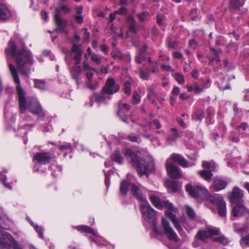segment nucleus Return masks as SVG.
<instances>
[{
  "label": "nucleus",
  "instance_id": "72a5a7b5",
  "mask_svg": "<svg viewBox=\"0 0 249 249\" xmlns=\"http://www.w3.org/2000/svg\"><path fill=\"white\" fill-rule=\"evenodd\" d=\"M202 166L203 168L207 169L209 170L208 171L212 172L216 170L217 165L213 160L210 161H203L202 162Z\"/></svg>",
  "mask_w": 249,
  "mask_h": 249
},
{
  "label": "nucleus",
  "instance_id": "4be33fe9",
  "mask_svg": "<svg viewBox=\"0 0 249 249\" xmlns=\"http://www.w3.org/2000/svg\"><path fill=\"white\" fill-rule=\"evenodd\" d=\"M16 51L17 45L16 43L13 40L10 41L9 42L8 46L5 50V53L11 58H13L16 55Z\"/></svg>",
  "mask_w": 249,
  "mask_h": 249
},
{
  "label": "nucleus",
  "instance_id": "423d86ee",
  "mask_svg": "<svg viewBox=\"0 0 249 249\" xmlns=\"http://www.w3.org/2000/svg\"><path fill=\"white\" fill-rule=\"evenodd\" d=\"M185 190L192 197L196 198L203 196L207 193L204 187L199 185L193 186L191 183L186 184Z\"/></svg>",
  "mask_w": 249,
  "mask_h": 249
},
{
  "label": "nucleus",
  "instance_id": "20e7f679",
  "mask_svg": "<svg viewBox=\"0 0 249 249\" xmlns=\"http://www.w3.org/2000/svg\"><path fill=\"white\" fill-rule=\"evenodd\" d=\"M71 150V144L70 143H64L57 146L52 151V153L48 152H41L36 153L34 156L33 160H36L41 164H47L55 157L56 153L58 156L63 153V156H67V152Z\"/></svg>",
  "mask_w": 249,
  "mask_h": 249
},
{
  "label": "nucleus",
  "instance_id": "f03ea898",
  "mask_svg": "<svg viewBox=\"0 0 249 249\" xmlns=\"http://www.w3.org/2000/svg\"><path fill=\"white\" fill-rule=\"evenodd\" d=\"M123 153L128 161L135 167L141 176L148 175L155 171V163L151 157H146L143 160L140 155V150H133L130 148H125Z\"/></svg>",
  "mask_w": 249,
  "mask_h": 249
},
{
  "label": "nucleus",
  "instance_id": "0eeeda50",
  "mask_svg": "<svg viewBox=\"0 0 249 249\" xmlns=\"http://www.w3.org/2000/svg\"><path fill=\"white\" fill-rule=\"evenodd\" d=\"M161 225L167 238L170 241L175 242L179 241V238L173 229L171 227L169 222L164 217L161 218Z\"/></svg>",
  "mask_w": 249,
  "mask_h": 249
},
{
  "label": "nucleus",
  "instance_id": "dca6fc26",
  "mask_svg": "<svg viewBox=\"0 0 249 249\" xmlns=\"http://www.w3.org/2000/svg\"><path fill=\"white\" fill-rule=\"evenodd\" d=\"M54 21L57 26L56 28L55 29V31L56 32H58L60 31H64V29L68 25V21L62 18L58 13L54 14Z\"/></svg>",
  "mask_w": 249,
  "mask_h": 249
},
{
  "label": "nucleus",
  "instance_id": "b1692460",
  "mask_svg": "<svg viewBox=\"0 0 249 249\" xmlns=\"http://www.w3.org/2000/svg\"><path fill=\"white\" fill-rule=\"evenodd\" d=\"M232 210V213L235 217L241 216L246 211V207L242 203L236 204Z\"/></svg>",
  "mask_w": 249,
  "mask_h": 249
},
{
  "label": "nucleus",
  "instance_id": "49530a36",
  "mask_svg": "<svg viewBox=\"0 0 249 249\" xmlns=\"http://www.w3.org/2000/svg\"><path fill=\"white\" fill-rule=\"evenodd\" d=\"M149 72L147 71L143 70V68H141L140 69L139 75L141 79L143 80H148V77L149 76Z\"/></svg>",
  "mask_w": 249,
  "mask_h": 249
},
{
  "label": "nucleus",
  "instance_id": "58836bf2",
  "mask_svg": "<svg viewBox=\"0 0 249 249\" xmlns=\"http://www.w3.org/2000/svg\"><path fill=\"white\" fill-rule=\"evenodd\" d=\"M126 139L131 142H134L137 143H140L141 142L142 140L141 137L135 133H131L128 135L126 138Z\"/></svg>",
  "mask_w": 249,
  "mask_h": 249
},
{
  "label": "nucleus",
  "instance_id": "9d476101",
  "mask_svg": "<svg viewBox=\"0 0 249 249\" xmlns=\"http://www.w3.org/2000/svg\"><path fill=\"white\" fill-rule=\"evenodd\" d=\"M82 55L74 54L73 57V60L74 61V65L70 69V73L72 78H77L80 77L81 74L82 69L80 66L81 61L82 60Z\"/></svg>",
  "mask_w": 249,
  "mask_h": 249
},
{
  "label": "nucleus",
  "instance_id": "9b49d317",
  "mask_svg": "<svg viewBox=\"0 0 249 249\" xmlns=\"http://www.w3.org/2000/svg\"><path fill=\"white\" fill-rule=\"evenodd\" d=\"M219 233L220 230L217 228H209L207 230H200L198 231L195 237L205 242L207 239L211 238L213 235H217Z\"/></svg>",
  "mask_w": 249,
  "mask_h": 249
},
{
  "label": "nucleus",
  "instance_id": "1a4fd4ad",
  "mask_svg": "<svg viewBox=\"0 0 249 249\" xmlns=\"http://www.w3.org/2000/svg\"><path fill=\"white\" fill-rule=\"evenodd\" d=\"M149 47L147 44H142L138 49L135 57V61L136 63L141 64L143 61H146L148 58L150 57V53L148 51Z\"/></svg>",
  "mask_w": 249,
  "mask_h": 249
},
{
  "label": "nucleus",
  "instance_id": "8fccbe9b",
  "mask_svg": "<svg viewBox=\"0 0 249 249\" xmlns=\"http://www.w3.org/2000/svg\"><path fill=\"white\" fill-rule=\"evenodd\" d=\"M150 124L153 127L159 129L161 127V124L160 121L157 119L153 120L150 123Z\"/></svg>",
  "mask_w": 249,
  "mask_h": 249
},
{
  "label": "nucleus",
  "instance_id": "0e129e2a",
  "mask_svg": "<svg viewBox=\"0 0 249 249\" xmlns=\"http://www.w3.org/2000/svg\"><path fill=\"white\" fill-rule=\"evenodd\" d=\"M7 178L5 175L3 176V178H1V182L3 183V184L7 188H8L9 189H12V185L11 183H7L6 182Z\"/></svg>",
  "mask_w": 249,
  "mask_h": 249
},
{
  "label": "nucleus",
  "instance_id": "de8ad7c7",
  "mask_svg": "<svg viewBox=\"0 0 249 249\" xmlns=\"http://www.w3.org/2000/svg\"><path fill=\"white\" fill-rule=\"evenodd\" d=\"M141 101V96L137 92L133 93L132 103L134 105L138 104Z\"/></svg>",
  "mask_w": 249,
  "mask_h": 249
},
{
  "label": "nucleus",
  "instance_id": "13d9d810",
  "mask_svg": "<svg viewBox=\"0 0 249 249\" xmlns=\"http://www.w3.org/2000/svg\"><path fill=\"white\" fill-rule=\"evenodd\" d=\"M83 70L86 71H90V70H93L94 71L96 72V70L95 68H92L90 67L89 63L87 61H84L83 62Z\"/></svg>",
  "mask_w": 249,
  "mask_h": 249
},
{
  "label": "nucleus",
  "instance_id": "69168bd1",
  "mask_svg": "<svg viewBox=\"0 0 249 249\" xmlns=\"http://www.w3.org/2000/svg\"><path fill=\"white\" fill-rule=\"evenodd\" d=\"M93 70H90L87 71L86 77L88 80V81H92L93 76L94 75Z\"/></svg>",
  "mask_w": 249,
  "mask_h": 249
},
{
  "label": "nucleus",
  "instance_id": "680f3d73",
  "mask_svg": "<svg viewBox=\"0 0 249 249\" xmlns=\"http://www.w3.org/2000/svg\"><path fill=\"white\" fill-rule=\"evenodd\" d=\"M214 61L216 62V64L217 65H218L219 63H220L221 60L219 56H214L212 58H211L209 62V65H211L212 63Z\"/></svg>",
  "mask_w": 249,
  "mask_h": 249
},
{
  "label": "nucleus",
  "instance_id": "e433bc0d",
  "mask_svg": "<svg viewBox=\"0 0 249 249\" xmlns=\"http://www.w3.org/2000/svg\"><path fill=\"white\" fill-rule=\"evenodd\" d=\"M117 115L123 122L126 124L129 123L128 116L123 111L120 104H119Z\"/></svg>",
  "mask_w": 249,
  "mask_h": 249
},
{
  "label": "nucleus",
  "instance_id": "412c9836",
  "mask_svg": "<svg viewBox=\"0 0 249 249\" xmlns=\"http://www.w3.org/2000/svg\"><path fill=\"white\" fill-rule=\"evenodd\" d=\"M165 185L169 193H175L180 190L178 183L175 180H168L165 182Z\"/></svg>",
  "mask_w": 249,
  "mask_h": 249
},
{
  "label": "nucleus",
  "instance_id": "f8f14e48",
  "mask_svg": "<svg viewBox=\"0 0 249 249\" xmlns=\"http://www.w3.org/2000/svg\"><path fill=\"white\" fill-rule=\"evenodd\" d=\"M166 169L170 177L172 178H181L182 177L180 169L169 160L166 162Z\"/></svg>",
  "mask_w": 249,
  "mask_h": 249
},
{
  "label": "nucleus",
  "instance_id": "6e6d98bb",
  "mask_svg": "<svg viewBox=\"0 0 249 249\" xmlns=\"http://www.w3.org/2000/svg\"><path fill=\"white\" fill-rule=\"evenodd\" d=\"M148 15V13H146V12H144L138 14L137 17L138 18L140 22L144 21L146 19Z\"/></svg>",
  "mask_w": 249,
  "mask_h": 249
},
{
  "label": "nucleus",
  "instance_id": "7ed1b4c3",
  "mask_svg": "<svg viewBox=\"0 0 249 249\" xmlns=\"http://www.w3.org/2000/svg\"><path fill=\"white\" fill-rule=\"evenodd\" d=\"M17 68L15 69L21 75L27 76L30 72L31 66L33 64V56L30 51L25 47H23L21 50H19L16 55L15 61ZM10 65L9 68L10 69ZM13 65L15 67L13 64Z\"/></svg>",
  "mask_w": 249,
  "mask_h": 249
},
{
  "label": "nucleus",
  "instance_id": "37998d69",
  "mask_svg": "<svg viewBox=\"0 0 249 249\" xmlns=\"http://www.w3.org/2000/svg\"><path fill=\"white\" fill-rule=\"evenodd\" d=\"M213 240L214 242H218L223 245H227L228 244V239L224 235L214 237L213 238Z\"/></svg>",
  "mask_w": 249,
  "mask_h": 249
},
{
  "label": "nucleus",
  "instance_id": "ddd939ff",
  "mask_svg": "<svg viewBox=\"0 0 249 249\" xmlns=\"http://www.w3.org/2000/svg\"><path fill=\"white\" fill-rule=\"evenodd\" d=\"M120 88V86L116 84L115 80L112 77L107 79L105 85L103 87V91L110 95L117 92Z\"/></svg>",
  "mask_w": 249,
  "mask_h": 249
},
{
  "label": "nucleus",
  "instance_id": "c03bdc74",
  "mask_svg": "<svg viewBox=\"0 0 249 249\" xmlns=\"http://www.w3.org/2000/svg\"><path fill=\"white\" fill-rule=\"evenodd\" d=\"M162 205L165 208L171 212L176 213L177 211V209L175 208L173 204L169 201H164Z\"/></svg>",
  "mask_w": 249,
  "mask_h": 249
},
{
  "label": "nucleus",
  "instance_id": "3c124183",
  "mask_svg": "<svg viewBox=\"0 0 249 249\" xmlns=\"http://www.w3.org/2000/svg\"><path fill=\"white\" fill-rule=\"evenodd\" d=\"M147 90H148L147 97L150 99L151 98H152L153 97H155L158 94V93H156L153 86H152L150 87H149L147 89Z\"/></svg>",
  "mask_w": 249,
  "mask_h": 249
},
{
  "label": "nucleus",
  "instance_id": "393cba45",
  "mask_svg": "<svg viewBox=\"0 0 249 249\" xmlns=\"http://www.w3.org/2000/svg\"><path fill=\"white\" fill-rule=\"evenodd\" d=\"M94 97L96 101L97 102H104L106 100H109L111 99L110 95L106 93V92L103 91L102 88V91L99 93H95Z\"/></svg>",
  "mask_w": 249,
  "mask_h": 249
},
{
  "label": "nucleus",
  "instance_id": "e2e57ef3",
  "mask_svg": "<svg viewBox=\"0 0 249 249\" xmlns=\"http://www.w3.org/2000/svg\"><path fill=\"white\" fill-rule=\"evenodd\" d=\"M203 91L202 88H201L196 83H195L194 84V92L196 94H199Z\"/></svg>",
  "mask_w": 249,
  "mask_h": 249
},
{
  "label": "nucleus",
  "instance_id": "f3484780",
  "mask_svg": "<svg viewBox=\"0 0 249 249\" xmlns=\"http://www.w3.org/2000/svg\"><path fill=\"white\" fill-rule=\"evenodd\" d=\"M130 190L133 196L138 200L142 202L146 201V197L143 195L140 190L139 187L134 183H130Z\"/></svg>",
  "mask_w": 249,
  "mask_h": 249
},
{
  "label": "nucleus",
  "instance_id": "7c9ffc66",
  "mask_svg": "<svg viewBox=\"0 0 249 249\" xmlns=\"http://www.w3.org/2000/svg\"><path fill=\"white\" fill-rule=\"evenodd\" d=\"M128 27L129 31L131 33L136 34L137 33V29L136 27V22L133 17L128 18Z\"/></svg>",
  "mask_w": 249,
  "mask_h": 249
},
{
  "label": "nucleus",
  "instance_id": "c756f323",
  "mask_svg": "<svg viewBox=\"0 0 249 249\" xmlns=\"http://www.w3.org/2000/svg\"><path fill=\"white\" fill-rule=\"evenodd\" d=\"M111 160L112 161L116 162L118 164L123 163V158L119 150H116L111 155L110 157Z\"/></svg>",
  "mask_w": 249,
  "mask_h": 249
},
{
  "label": "nucleus",
  "instance_id": "c9c22d12",
  "mask_svg": "<svg viewBox=\"0 0 249 249\" xmlns=\"http://www.w3.org/2000/svg\"><path fill=\"white\" fill-rule=\"evenodd\" d=\"M147 61L149 64L148 71L151 72L152 73H156L158 70V64L157 62L152 61L151 57L148 58V60Z\"/></svg>",
  "mask_w": 249,
  "mask_h": 249
},
{
  "label": "nucleus",
  "instance_id": "a211bd4d",
  "mask_svg": "<svg viewBox=\"0 0 249 249\" xmlns=\"http://www.w3.org/2000/svg\"><path fill=\"white\" fill-rule=\"evenodd\" d=\"M165 215L166 217H168L170 219V220L174 224V227L180 234L184 232L183 230L179 224V221L175 214H174L171 212L166 211L165 212Z\"/></svg>",
  "mask_w": 249,
  "mask_h": 249
},
{
  "label": "nucleus",
  "instance_id": "f704fd0d",
  "mask_svg": "<svg viewBox=\"0 0 249 249\" xmlns=\"http://www.w3.org/2000/svg\"><path fill=\"white\" fill-rule=\"evenodd\" d=\"M130 183H129L127 180L122 181L120 186V193L124 196H126L128 193V188H130Z\"/></svg>",
  "mask_w": 249,
  "mask_h": 249
},
{
  "label": "nucleus",
  "instance_id": "39448f33",
  "mask_svg": "<svg viewBox=\"0 0 249 249\" xmlns=\"http://www.w3.org/2000/svg\"><path fill=\"white\" fill-rule=\"evenodd\" d=\"M140 211L144 219L150 223H153L156 220V212L147 202L140 205Z\"/></svg>",
  "mask_w": 249,
  "mask_h": 249
},
{
  "label": "nucleus",
  "instance_id": "a19ab883",
  "mask_svg": "<svg viewBox=\"0 0 249 249\" xmlns=\"http://www.w3.org/2000/svg\"><path fill=\"white\" fill-rule=\"evenodd\" d=\"M166 47L169 49L176 50L178 48V44L176 41L172 40L171 38H168L166 43Z\"/></svg>",
  "mask_w": 249,
  "mask_h": 249
},
{
  "label": "nucleus",
  "instance_id": "c85d7f7f",
  "mask_svg": "<svg viewBox=\"0 0 249 249\" xmlns=\"http://www.w3.org/2000/svg\"><path fill=\"white\" fill-rule=\"evenodd\" d=\"M198 173L203 179L209 182L211 181L213 175L211 171L205 170L199 171Z\"/></svg>",
  "mask_w": 249,
  "mask_h": 249
},
{
  "label": "nucleus",
  "instance_id": "a18cd8bd",
  "mask_svg": "<svg viewBox=\"0 0 249 249\" xmlns=\"http://www.w3.org/2000/svg\"><path fill=\"white\" fill-rule=\"evenodd\" d=\"M186 214L191 219L194 220L196 217V213L194 210L189 206L186 207Z\"/></svg>",
  "mask_w": 249,
  "mask_h": 249
},
{
  "label": "nucleus",
  "instance_id": "ea45409f",
  "mask_svg": "<svg viewBox=\"0 0 249 249\" xmlns=\"http://www.w3.org/2000/svg\"><path fill=\"white\" fill-rule=\"evenodd\" d=\"M205 113L202 110H197L192 115V118L195 120L201 121L204 117Z\"/></svg>",
  "mask_w": 249,
  "mask_h": 249
},
{
  "label": "nucleus",
  "instance_id": "f257e3e1",
  "mask_svg": "<svg viewBox=\"0 0 249 249\" xmlns=\"http://www.w3.org/2000/svg\"><path fill=\"white\" fill-rule=\"evenodd\" d=\"M10 72L13 81L16 84V91L19 103V110L21 113H24L27 108L34 114L40 117H44L45 113L39 103L34 100L25 97L26 93L21 86L20 81L18 75L17 71L13 65H10Z\"/></svg>",
  "mask_w": 249,
  "mask_h": 249
},
{
  "label": "nucleus",
  "instance_id": "bb28decb",
  "mask_svg": "<svg viewBox=\"0 0 249 249\" xmlns=\"http://www.w3.org/2000/svg\"><path fill=\"white\" fill-rule=\"evenodd\" d=\"M34 84L35 88L41 90H46L48 89V84L43 80L35 79L34 80Z\"/></svg>",
  "mask_w": 249,
  "mask_h": 249
},
{
  "label": "nucleus",
  "instance_id": "603ef678",
  "mask_svg": "<svg viewBox=\"0 0 249 249\" xmlns=\"http://www.w3.org/2000/svg\"><path fill=\"white\" fill-rule=\"evenodd\" d=\"M33 227H34L35 230H36V231L38 233L39 237L41 239H43L44 236H43V231L42 228L39 226L37 224L34 225Z\"/></svg>",
  "mask_w": 249,
  "mask_h": 249
},
{
  "label": "nucleus",
  "instance_id": "338daca9",
  "mask_svg": "<svg viewBox=\"0 0 249 249\" xmlns=\"http://www.w3.org/2000/svg\"><path fill=\"white\" fill-rule=\"evenodd\" d=\"M115 12L117 13V14L125 15L127 14V10L126 8L122 7L119 9L118 10L115 11Z\"/></svg>",
  "mask_w": 249,
  "mask_h": 249
},
{
  "label": "nucleus",
  "instance_id": "5fc2aeb1",
  "mask_svg": "<svg viewBox=\"0 0 249 249\" xmlns=\"http://www.w3.org/2000/svg\"><path fill=\"white\" fill-rule=\"evenodd\" d=\"M165 18V16L163 14H158L156 17V20L158 24L161 26L163 24L162 20Z\"/></svg>",
  "mask_w": 249,
  "mask_h": 249
},
{
  "label": "nucleus",
  "instance_id": "a878e982",
  "mask_svg": "<svg viewBox=\"0 0 249 249\" xmlns=\"http://www.w3.org/2000/svg\"><path fill=\"white\" fill-rule=\"evenodd\" d=\"M78 231L86 233H90L96 236L97 234L93 228L86 225H79L75 228Z\"/></svg>",
  "mask_w": 249,
  "mask_h": 249
},
{
  "label": "nucleus",
  "instance_id": "864d4df0",
  "mask_svg": "<svg viewBox=\"0 0 249 249\" xmlns=\"http://www.w3.org/2000/svg\"><path fill=\"white\" fill-rule=\"evenodd\" d=\"M91 59L97 65H100L102 62L101 58L95 53L91 54Z\"/></svg>",
  "mask_w": 249,
  "mask_h": 249
},
{
  "label": "nucleus",
  "instance_id": "aec40b11",
  "mask_svg": "<svg viewBox=\"0 0 249 249\" xmlns=\"http://www.w3.org/2000/svg\"><path fill=\"white\" fill-rule=\"evenodd\" d=\"M12 16L11 11L2 3H0V20L5 21Z\"/></svg>",
  "mask_w": 249,
  "mask_h": 249
},
{
  "label": "nucleus",
  "instance_id": "2eb2a0df",
  "mask_svg": "<svg viewBox=\"0 0 249 249\" xmlns=\"http://www.w3.org/2000/svg\"><path fill=\"white\" fill-rule=\"evenodd\" d=\"M228 182L221 177H215L213 178V183L211 186L213 190L218 192L226 188Z\"/></svg>",
  "mask_w": 249,
  "mask_h": 249
},
{
  "label": "nucleus",
  "instance_id": "4d7b16f0",
  "mask_svg": "<svg viewBox=\"0 0 249 249\" xmlns=\"http://www.w3.org/2000/svg\"><path fill=\"white\" fill-rule=\"evenodd\" d=\"M189 17L192 20H195L197 18V9H192L189 13Z\"/></svg>",
  "mask_w": 249,
  "mask_h": 249
},
{
  "label": "nucleus",
  "instance_id": "cd10ccee",
  "mask_svg": "<svg viewBox=\"0 0 249 249\" xmlns=\"http://www.w3.org/2000/svg\"><path fill=\"white\" fill-rule=\"evenodd\" d=\"M223 197L219 195H209L207 197V201L211 204L217 206L219 202L223 200Z\"/></svg>",
  "mask_w": 249,
  "mask_h": 249
},
{
  "label": "nucleus",
  "instance_id": "052dcab7",
  "mask_svg": "<svg viewBox=\"0 0 249 249\" xmlns=\"http://www.w3.org/2000/svg\"><path fill=\"white\" fill-rule=\"evenodd\" d=\"M74 18L78 24H82L84 22L83 17L82 15H75Z\"/></svg>",
  "mask_w": 249,
  "mask_h": 249
},
{
  "label": "nucleus",
  "instance_id": "6e6552de",
  "mask_svg": "<svg viewBox=\"0 0 249 249\" xmlns=\"http://www.w3.org/2000/svg\"><path fill=\"white\" fill-rule=\"evenodd\" d=\"M81 37L79 35L75 33L73 38H70L69 41L72 44V47L70 51L66 53V54L67 56L71 55L73 53H75V54H78L80 53V55H82L83 51L81 48V44H78V42L80 40Z\"/></svg>",
  "mask_w": 249,
  "mask_h": 249
},
{
  "label": "nucleus",
  "instance_id": "6ab92c4d",
  "mask_svg": "<svg viewBox=\"0 0 249 249\" xmlns=\"http://www.w3.org/2000/svg\"><path fill=\"white\" fill-rule=\"evenodd\" d=\"M170 157L173 161L183 168L187 167L188 166H192V165H189L184 157L179 154L173 153L171 155Z\"/></svg>",
  "mask_w": 249,
  "mask_h": 249
},
{
  "label": "nucleus",
  "instance_id": "473e14b6",
  "mask_svg": "<svg viewBox=\"0 0 249 249\" xmlns=\"http://www.w3.org/2000/svg\"><path fill=\"white\" fill-rule=\"evenodd\" d=\"M149 199L155 207L160 210L163 209V205L160 198L155 195H153L149 197Z\"/></svg>",
  "mask_w": 249,
  "mask_h": 249
},
{
  "label": "nucleus",
  "instance_id": "bf43d9fd",
  "mask_svg": "<svg viewBox=\"0 0 249 249\" xmlns=\"http://www.w3.org/2000/svg\"><path fill=\"white\" fill-rule=\"evenodd\" d=\"M233 110L235 115H242V110L241 108L237 107L236 103L233 104Z\"/></svg>",
  "mask_w": 249,
  "mask_h": 249
},
{
  "label": "nucleus",
  "instance_id": "2f4dec72",
  "mask_svg": "<svg viewBox=\"0 0 249 249\" xmlns=\"http://www.w3.org/2000/svg\"><path fill=\"white\" fill-rule=\"evenodd\" d=\"M218 214L221 216H225L227 213L226 203L224 200L220 201L219 204L217 205Z\"/></svg>",
  "mask_w": 249,
  "mask_h": 249
},
{
  "label": "nucleus",
  "instance_id": "09e8293b",
  "mask_svg": "<svg viewBox=\"0 0 249 249\" xmlns=\"http://www.w3.org/2000/svg\"><path fill=\"white\" fill-rule=\"evenodd\" d=\"M124 92L129 95L131 93V85L129 82L126 81L124 83Z\"/></svg>",
  "mask_w": 249,
  "mask_h": 249
},
{
  "label": "nucleus",
  "instance_id": "79ce46f5",
  "mask_svg": "<svg viewBox=\"0 0 249 249\" xmlns=\"http://www.w3.org/2000/svg\"><path fill=\"white\" fill-rule=\"evenodd\" d=\"M172 76L174 79L180 84H183L185 82L184 76L180 73L175 72L172 73Z\"/></svg>",
  "mask_w": 249,
  "mask_h": 249
},
{
  "label": "nucleus",
  "instance_id": "774afa93",
  "mask_svg": "<svg viewBox=\"0 0 249 249\" xmlns=\"http://www.w3.org/2000/svg\"><path fill=\"white\" fill-rule=\"evenodd\" d=\"M84 30V34L83 36V40L85 41H88L90 36V33L88 32V29L87 28L83 29Z\"/></svg>",
  "mask_w": 249,
  "mask_h": 249
},
{
  "label": "nucleus",
  "instance_id": "4c0bfd02",
  "mask_svg": "<svg viewBox=\"0 0 249 249\" xmlns=\"http://www.w3.org/2000/svg\"><path fill=\"white\" fill-rule=\"evenodd\" d=\"M171 130L173 132L172 136H169L166 138V141L169 142H175L179 137L178 130L176 128H172Z\"/></svg>",
  "mask_w": 249,
  "mask_h": 249
},
{
  "label": "nucleus",
  "instance_id": "5701e85b",
  "mask_svg": "<svg viewBox=\"0 0 249 249\" xmlns=\"http://www.w3.org/2000/svg\"><path fill=\"white\" fill-rule=\"evenodd\" d=\"M214 113V111L213 109L211 107H209L206 110L205 115H206V123L207 125L212 124L214 122V120L213 118V115Z\"/></svg>",
  "mask_w": 249,
  "mask_h": 249
},
{
  "label": "nucleus",
  "instance_id": "4468645a",
  "mask_svg": "<svg viewBox=\"0 0 249 249\" xmlns=\"http://www.w3.org/2000/svg\"><path fill=\"white\" fill-rule=\"evenodd\" d=\"M243 192L237 187H234L229 196L230 201L233 204H240L243 202Z\"/></svg>",
  "mask_w": 249,
  "mask_h": 249
}]
</instances>
